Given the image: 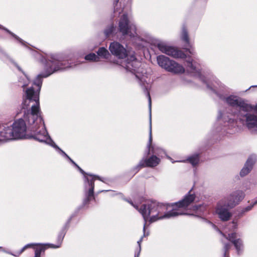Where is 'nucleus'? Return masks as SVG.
Masks as SVG:
<instances>
[{
    "mask_svg": "<svg viewBox=\"0 0 257 257\" xmlns=\"http://www.w3.org/2000/svg\"><path fill=\"white\" fill-rule=\"evenodd\" d=\"M38 83L39 87L37 90L31 88L25 92L21 105L23 118L16 119L12 127L0 128V141L25 138L27 129L34 133L33 138L40 142L49 143L48 141H51L41 116L39 101L41 82Z\"/></svg>",
    "mask_w": 257,
    "mask_h": 257,
    "instance_id": "1",
    "label": "nucleus"
},
{
    "mask_svg": "<svg viewBox=\"0 0 257 257\" xmlns=\"http://www.w3.org/2000/svg\"><path fill=\"white\" fill-rule=\"evenodd\" d=\"M195 198V194H191L189 192L185 195L183 199L172 204V210L167 212H166L167 207L156 201H148L140 208H139L138 206L134 205L132 201H129V202L139 210L144 218L145 223L143 230L144 235H145L146 225L147 220L149 218H150L151 222H154L159 219L187 214L188 213L186 211L190 204L194 201Z\"/></svg>",
    "mask_w": 257,
    "mask_h": 257,
    "instance_id": "2",
    "label": "nucleus"
},
{
    "mask_svg": "<svg viewBox=\"0 0 257 257\" xmlns=\"http://www.w3.org/2000/svg\"><path fill=\"white\" fill-rule=\"evenodd\" d=\"M68 59L67 57H62L61 56H59L58 55H52L50 59L49 60V62L47 63L49 65H50V67L46 68V73L39 74L36 79L34 80L33 82V85L29 88H28L25 89V87L27 86L30 83V79L28 77V76L23 72H22V75L21 76L18 80L19 85L24 88V95L25 91L27 89L33 88V89L35 91L37 90L38 88V82L40 81L41 82L40 85V88H41V85L42 83V78L47 77L50 76L52 73L59 71L64 70L67 68L72 67V65L70 64V63H68L66 65L64 62L65 61H68ZM23 101H24V95H23Z\"/></svg>",
    "mask_w": 257,
    "mask_h": 257,
    "instance_id": "3",
    "label": "nucleus"
},
{
    "mask_svg": "<svg viewBox=\"0 0 257 257\" xmlns=\"http://www.w3.org/2000/svg\"><path fill=\"white\" fill-rule=\"evenodd\" d=\"M109 49L111 54L118 59H122L127 57V59L121 62V66L127 71L134 73L141 83L144 84L146 82L145 76L143 75L142 77L140 76V73H143L140 68L141 63L136 59L134 54L128 55L126 49L117 42L111 43Z\"/></svg>",
    "mask_w": 257,
    "mask_h": 257,
    "instance_id": "4",
    "label": "nucleus"
},
{
    "mask_svg": "<svg viewBox=\"0 0 257 257\" xmlns=\"http://www.w3.org/2000/svg\"><path fill=\"white\" fill-rule=\"evenodd\" d=\"M245 194L240 190L235 191L228 196L220 200L217 204L216 213L222 221L229 220L231 214L226 208H233L244 198Z\"/></svg>",
    "mask_w": 257,
    "mask_h": 257,
    "instance_id": "5",
    "label": "nucleus"
},
{
    "mask_svg": "<svg viewBox=\"0 0 257 257\" xmlns=\"http://www.w3.org/2000/svg\"><path fill=\"white\" fill-rule=\"evenodd\" d=\"M222 88H223V86L219 82H215V84H213V88L210 87V89L213 90L221 99L224 100L229 105L238 109L240 111H249L253 109L252 106L246 103L243 99L237 96L230 95L225 97L220 94Z\"/></svg>",
    "mask_w": 257,
    "mask_h": 257,
    "instance_id": "6",
    "label": "nucleus"
},
{
    "mask_svg": "<svg viewBox=\"0 0 257 257\" xmlns=\"http://www.w3.org/2000/svg\"><path fill=\"white\" fill-rule=\"evenodd\" d=\"M157 60L159 65L168 72L174 74H182L185 72L182 65L164 55L158 56Z\"/></svg>",
    "mask_w": 257,
    "mask_h": 257,
    "instance_id": "7",
    "label": "nucleus"
},
{
    "mask_svg": "<svg viewBox=\"0 0 257 257\" xmlns=\"http://www.w3.org/2000/svg\"><path fill=\"white\" fill-rule=\"evenodd\" d=\"M76 167L78 169L79 171L84 175L85 189L88 188V190L85 192V198L84 200V203L86 204L91 199V198L94 199V181L96 179L100 180V179L98 176L85 173V172L78 165Z\"/></svg>",
    "mask_w": 257,
    "mask_h": 257,
    "instance_id": "8",
    "label": "nucleus"
},
{
    "mask_svg": "<svg viewBox=\"0 0 257 257\" xmlns=\"http://www.w3.org/2000/svg\"><path fill=\"white\" fill-rule=\"evenodd\" d=\"M119 30L123 35L134 37L137 35L136 26L128 20L126 15H123L118 23Z\"/></svg>",
    "mask_w": 257,
    "mask_h": 257,
    "instance_id": "9",
    "label": "nucleus"
},
{
    "mask_svg": "<svg viewBox=\"0 0 257 257\" xmlns=\"http://www.w3.org/2000/svg\"><path fill=\"white\" fill-rule=\"evenodd\" d=\"M158 47L162 53H165L173 58H185L186 57V55L182 51L168 46L164 43H161L158 44Z\"/></svg>",
    "mask_w": 257,
    "mask_h": 257,
    "instance_id": "10",
    "label": "nucleus"
},
{
    "mask_svg": "<svg viewBox=\"0 0 257 257\" xmlns=\"http://www.w3.org/2000/svg\"><path fill=\"white\" fill-rule=\"evenodd\" d=\"M160 162V159L157 157L156 156H152L147 160H142L139 163V164L134 168V171L136 172L139 171V170L142 167H154L159 164Z\"/></svg>",
    "mask_w": 257,
    "mask_h": 257,
    "instance_id": "11",
    "label": "nucleus"
},
{
    "mask_svg": "<svg viewBox=\"0 0 257 257\" xmlns=\"http://www.w3.org/2000/svg\"><path fill=\"white\" fill-rule=\"evenodd\" d=\"M213 226L216 229V230L220 232V234H221L223 236L225 237L227 239L231 241L233 243L236 248L237 253L239 254L243 250V244L242 241L240 239H235L236 238V233H232L231 234H229L228 236H226V235L221 231H220L215 225H213Z\"/></svg>",
    "mask_w": 257,
    "mask_h": 257,
    "instance_id": "12",
    "label": "nucleus"
},
{
    "mask_svg": "<svg viewBox=\"0 0 257 257\" xmlns=\"http://www.w3.org/2000/svg\"><path fill=\"white\" fill-rule=\"evenodd\" d=\"M147 94V96L149 100V106L150 110V132H149V140L147 145V148L148 149V152H151L153 154H157L156 151L155 150L154 147L151 146L152 142V117H151V98L150 95V93L148 90L146 89L145 90Z\"/></svg>",
    "mask_w": 257,
    "mask_h": 257,
    "instance_id": "13",
    "label": "nucleus"
},
{
    "mask_svg": "<svg viewBox=\"0 0 257 257\" xmlns=\"http://www.w3.org/2000/svg\"><path fill=\"white\" fill-rule=\"evenodd\" d=\"M245 117L247 128L252 132H257V116L254 114L247 113Z\"/></svg>",
    "mask_w": 257,
    "mask_h": 257,
    "instance_id": "14",
    "label": "nucleus"
},
{
    "mask_svg": "<svg viewBox=\"0 0 257 257\" xmlns=\"http://www.w3.org/2000/svg\"><path fill=\"white\" fill-rule=\"evenodd\" d=\"M256 157L255 155L250 156L247 159L244 167L240 172L241 176L246 175L252 169V166L256 161Z\"/></svg>",
    "mask_w": 257,
    "mask_h": 257,
    "instance_id": "15",
    "label": "nucleus"
},
{
    "mask_svg": "<svg viewBox=\"0 0 257 257\" xmlns=\"http://www.w3.org/2000/svg\"><path fill=\"white\" fill-rule=\"evenodd\" d=\"M186 70L187 72L189 73H191L194 76H200V70L197 66L194 65L192 60L190 58H188V59L186 60Z\"/></svg>",
    "mask_w": 257,
    "mask_h": 257,
    "instance_id": "16",
    "label": "nucleus"
},
{
    "mask_svg": "<svg viewBox=\"0 0 257 257\" xmlns=\"http://www.w3.org/2000/svg\"><path fill=\"white\" fill-rule=\"evenodd\" d=\"M181 37L182 40L186 43L185 46L186 48H185L186 50V52H188L190 54L194 55L195 53L194 50L190 44L188 33L185 28H183L182 29Z\"/></svg>",
    "mask_w": 257,
    "mask_h": 257,
    "instance_id": "17",
    "label": "nucleus"
},
{
    "mask_svg": "<svg viewBox=\"0 0 257 257\" xmlns=\"http://www.w3.org/2000/svg\"><path fill=\"white\" fill-rule=\"evenodd\" d=\"M97 53L98 56L104 59H107L109 56L108 51L104 47L100 48Z\"/></svg>",
    "mask_w": 257,
    "mask_h": 257,
    "instance_id": "18",
    "label": "nucleus"
},
{
    "mask_svg": "<svg viewBox=\"0 0 257 257\" xmlns=\"http://www.w3.org/2000/svg\"><path fill=\"white\" fill-rule=\"evenodd\" d=\"M199 155L198 154L194 155L188 159V161L191 163L192 166H195L199 162Z\"/></svg>",
    "mask_w": 257,
    "mask_h": 257,
    "instance_id": "19",
    "label": "nucleus"
},
{
    "mask_svg": "<svg viewBox=\"0 0 257 257\" xmlns=\"http://www.w3.org/2000/svg\"><path fill=\"white\" fill-rule=\"evenodd\" d=\"M39 245L38 244L30 243L24 246L20 251L17 252L15 253H11L15 256H19L26 248L30 247H34L35 246Z\"/></svg>",
    "mask_w": 257,
    "mask_h": 257,
    "instance_id": "20",
    "label": "nucleus"
},
{
    "mask_svg": "<svg viewBox=\"0 0 257 257\" xmlns=\"http://www.w3.org/2000/svg\"><path fill=\"white\" fill-rule=\"evenodd\" d=\"M49 139L51 141H48L49 143H47V142H45V143L51 145L54 148H55L56 149H57L58 150H59L60 151V152L61 153V154L62 155H63L64 157H65L66 158H69V156L63 151H62L56 145H55V144L52 141V140L50 139V137H49Z\"/></svg>",
    "mask_w": 257,
    "mask_h": 257,
    "instance_id": "21",
    "label": "nucleus"
},
{
    "mask_svg": "<svg viewBox=\"0 0 257 257\" xmlns=\"http://www.w3.org/2000/svg\"><path fill=\"white\" fill-rule=\"evenodd\" d=\"M85 59L86 60L98 61L99 57L96 56L94 53H90L85 56Z\"/></svg>",
    "mask_w": 257,
    "mask_h": 257,
    "instance_id": "22",
    "label": "nucleus"
},
{
    "mask_svg": "<svg viewBox=\"0 0 257 257\" xmlns=\"http://www.w3.org/2000/svg\"><path fill=\"white\" fill-rule=\"evenodd\" d=\"M64 233H63V232L61 233L58 236V240L59 242V244L55 245L53 244H49V246L52 248H58V247H60V244H61V243L63 240V239L64 238Z\"/></svg>",
    "mask_w": 257,
    "mask_h": 257,
    "instance_id": "23",
    "label": "nucleus"
},
{
    "mask_svg": "<svg viewBox=\"0 0 257 257\" xmlns=\"http://www.w3.org/2000/svg\"><path fill=\"white\" fill-rule=\"evenodd\" d=\"M45 248L41 245L40 246L37 247L35 250V256L34 257H41V253L42 251H43Z\"/></svg>",
    "mask_w": 257,
    "mask_h": 257,
    "instance_id": "24",
    "label": "nucleus"
},
{
    "mask_svg": "<svg viewBox=\"0 0 257 257\" xmlns=\"http://www.w3.org/2000/svg\"><path fill=\"white\" fill-rule=\"evenodd\" d=\"M256 203H257V200L254 201L252 204L250 205L243 208V209L242 210V211H241V214L247 212L249 211V210H250L252 209V208L253 207V206L254 205H255Z\"/></svg>",
    "mask_w": 257,
    "mask_h": 257,
    "instance_id": "25",
    "label": "nucleus"
},
{
    "mask_svg": "<svg viewBox=\"0 0 257 257\" xmlns=\"http://www.w3.org/2000/svg\"><path fill=\"white\" fill-rule=\"evenodd\" d=\"M114 29V27L113 25L110 26L109 28L106 29L104 31V33L106 36H108L110 34H111L113 32Z\"/></svg>",
    "mask_w": 257,
    "mask_h": 257,
    "instance_id": "26",
    "label": "nucleus"
},
{
    "mask_svg": "<svg viewBox=\"0 0 257 257\" xmlns=\"http://www.w3.org/2000/svg\"><path fill=\"white\" fill-rule=\"evenodd\" d=\"M0 28L1 29H3L4 30H5L7 32H8L9 33H10L13 37H14L15 38H16V39H17L18 40H19L20 41V42L23 43V41L22 39H21L20 38H19L17 36H16L15 34L13 33L12 32H10L9 30H8V29H5V28H4L2 27V26L0 25Z\"/></svg>",
    "mask_w": 257,
    "mask_h": 257,
    "instance_id": "27",
    "label": "nucleus"
},
{
    "mask_svg": "<svg viewBox=\"0 0 257 257\" xmlns=\"http://www.w3.org/2000/svg\"><path fill=\"white\" fill-rule=\"evenodd\" d=\"M230 247V244L227 243V244H224V257H228V250H229Z\"/></svg>",
    "mask_w": 257,
    "mask_h": 257,
    "instance_id": "28",
    "label": "nucleus"
},
{
    "mask_svg": "<svg viewBox=\"0 0 257 257\" xmlns=\"http://www.w3.org/2000/svg\"><path fill=\"white\" fill-rule=\"evenodd\" d=\"M143 237L141 238L138 241V244L139 245V251L137 253H135L134 257H139L140 253L141 251V243L142 241Z\"/></svg>",
    "mask_w": 257,
    "mask_h": 257,
    "instance_id": "29",
    "label": "nucleus"
},
{
    "mask_svg": "<svg viewBox=\"0 0 257 257\" xmlns=\"http://www.w3.org/2000/svg\"><path fill=\"white\" fill-rule=\"evenodd\" d=\"M235 123L233 119H230L227 122V124L229 125V124H231V126L232 127V126L234 125V124H235Z\"/></svg>",
    "mask_w": 257,
    "mask_h": 257,
    "instance_id": "30",
    "label": "nucleus"
},
{
    "mask_svg": "<svg viewBox=\"0 0 257 257\" xmlns=\"http://www.w3.org/2000/svg\"><path fill=\"white\" fill-rule=\"evenodd\" d=\"M70 160V161L74 164L76 167L77 166V165L69 157V158H67Z\"/></svg>",
    "mask_w": 257,
    "mask_h": 257,
    "instance_id": "31",
    "label": "nucleus"
},
{
    "mask_svg": "<svg viewBox=\"0 0 257 257\" xmlns=\"http://www.w3.org/2000/svg\"><path fill=\"white\" fill-rule=\"evenodd\" d=\"M233 225V228H236V226H237V224H236V223L234 222V221H233L232 222Z\"/></svg>",
    "mask_w": 257,
    "mask_h": 257,
    "instance_id": "32",
    "label": "nucleus"
},
{
    "mask_svg": "<svg viewBox=\"0 0 257 257\" xmlns=\"http://www.w3.org/2000/svg\"><path fill=\"white\" fill-rule=\"evenodd\" d=\"M193 210H196L198 209V207L197 206H194L193 207Z\"/></svg>",
    "mask_w": 257,
    "mask_h": 257,
    "instance_id": "33",
    "label": "nucleus"
},
{
    "mask_svg": "<svg viewBox=\"0 0 257 257\" xmlns=\"http://www.w3.org/2000/svg\"><path fill=\"white\" fill-rule=\"evenodd\" d=\"M119 0H114V5H116Z\"/></svg>",
    "mask_w": 257,
    "mask_h": 257,
    "instance_id": "34",
    "label": "nucleus"
},
{
    "mask_svg": "<svg viewBox=\"0 0 257 257\" xmlns=\"http://www.w3.org/2000/svg\"><path fill=\"white\" fill-rule=\"evenodd\" d=\"M221 117V113H220V114H219V115L218 116V118H217V119H218V120H219L220 119Z\"/></svg>",
    "mask_w": 257,
    "mask_h": 257,
    "instance_id": "35",
    "label": "nucleus"
},
{
    "mask_svg": "<svg viewBox=\"0 0 257 257\" xmlns=\"http://www.w3.org/2000/svg\"><path fill=\"white\" fill-rule=\"evenodd\" d=\"M17 68H18V69L20 70V71H21V68H20V67H19L18 66H17Z\"/></svg>",
    "mask_w": 257,
    "mask_h": 257,
    "instance_id": "36",
    "label": "nucleus"
},
{
    "mask_svg": "<svg viewBox=\"0 0 257 257\" xmlns=\"http://www.w3.org/2000/svg\"><path fill=\"white\" fill-rule=\"evenodd\" d=\"M227 133H229V134L232 133V132H229V131L227 132Z\"/></svg>",
    "mask_w": 257,
    "mask_h": 257,
    "instance_id": "37",
    "label": "nucleus"
},
{
    "mask_svg": "<svg viewBox=\"0 0 257 257\" xmlns=\"http://www.w3.org/2000/svg\"><path fill=\"white\" fill-rule=\"evenodd\" d=\"M207 87H208V88H209V87H210V86H209V85H208V84H207Z\"/></svg>",
    "mask_w": 257,
    "mask_h": 257,
    "instance_id": "38",
    "label": "nucleus"
},
{
    "mask_svg": "<svg viewBox=\"0 0 257 257\" xmlns=\"http://www.w3.org/2000/svg\"><path fill=\"white\" fill-rule=\"evenodd\" d=\"M251 87H257V85H256V86H252Z\"/></svg>",
    "mask_w": 257,
    "mask_h": 257,
    "instance_id": "39",
    "label": "nucleus"
}]
</instances>
